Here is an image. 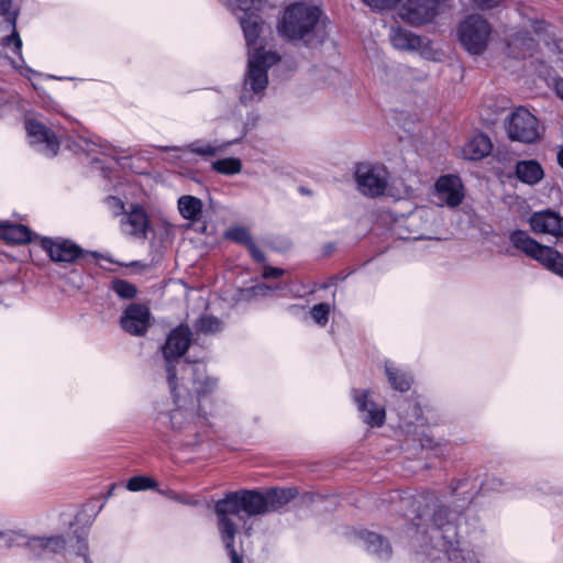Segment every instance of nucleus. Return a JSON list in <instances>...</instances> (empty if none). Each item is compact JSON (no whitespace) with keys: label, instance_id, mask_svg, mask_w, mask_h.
<instances>
[{"label":"nucleus","instance_id":"obj_36","mask_svg":"<svg viewBox=\"0 0 563 563\" xmlns=\"http://www.w3.org/2000/svg\"><path fill=\"white\" fill-rule=\"evenodd\" d=\"M156 486L157 483L153 478L143 475L131 477L126 483V488L130 492L154 489Z\"/></svg>","mask_w":563,"mask_h":563},{"label":"nucleus","instance_id":"obj_16","mask_svg":"<svg viewBox=\"0 0 563 563\" xmlns=\"http://www.w3.org/2000/svg\"><path fill=\"white\" fill-rule=\"evenodd\" d=\"M435 195L442 205L459 206L464 198L461 179L454 175L441 176L435 183Z\"/></svg>","mask_w":563,"mask_h":563},{"label":"nucleus","instance_id":"obj_15","mask_svg":"<svg viewBox=\"0 0 563 563\" xmlns=\"http://www.w3.org/2000/svg\"><path fill=\"white\" fill-rule=\"evenodd\" d=\"M150 318V310L146 306L132 303L124 310L120 323L128 333L142 335L147 330Z\"/></svg>","mask_w":563,"mask_h":563},{"label":"nucleus","instance_id":"obj_13","mask_svg":"<svg viewBox=\"0 0 563 563\" xmlns=\"http://www.w3.org/2000/svg\"><path fill=\"white\" fill-rule=\"evenodd\" d=\"M351 397L363 422L375 428L384 424L386 418L385 408L374 401L372 391L368 389H353Z\"/></svg>","mask_w":563,"mask_h":563},{"label":"nucleus","instance_id":"obj_22","mask_svg":"<svg viewBox=\"0 0 563 563\" xmlns=\"http://www.w3.org/2000/svg\"><path fill=\"white\" fill-rule=\"evenodd\" d=\"M66 541L59 536L43 538L34 537L27 542V547L35 556L59 553L65 549Z\"/></svg>","mask_w":563,"mask_h":563},{"label":"nucleus","instance_id":"obj_38","mask_svg":"<svg viewBox=\"0 0 563 563\" xmlns=\"http://www.w3.org/2000/svg\"><path fill=\"white\" fill-rule=\"evenodd\" d=\"M397 1L398 0H362L364 4L377 11L395 9Z\"/></svg>","mask_w":563,"mask_h":563},{"label":"nucleus","instance_id":"obj_40","mask_svg":"<svg viewBox=\"0 0 563 563\" xmlns=\"http://www.w3.org/2000/svg\"><path fill=\"white\" fill-rule=\"evenodd\" d=\"M87 543L84 539H78L76 544V555L80 562L78 563H90L87 554Z\"/></svg>","mask_w":563,"mask_h":563},{"label":"nucleus","instance_id":"obj_3","mask_svg":"<svg viewBox=\"0 0 563 563\" xmlns=\"http://www.w3.org/2000/svg\"><path fill=\"white\" fill-rule=\"evenodd\" d=\"M329 21L322 9L308 1L288 4L277 21V33L288 42L306 46L322 44L328 35Z\"/></svg>","mask_w":563,"mask_h":563},{"label":"nucleus","instance_id":"obj_29","mask_svg":"<svg viewBox=\"0 0 563 563\" xmlns=\"http://www.w3.org/2000/svg\"><path fill=\"white\" fill-rule=\"evenodd\" d=\"M361 540L364 542L365 549L380 559L390 555V547L380 536L375 532L362 531L360 533Z\"/></svg>","mask_w":563,"mask_h":563},{"label":"nucleus","instance_id":"obj_49","mask_svg":"<svg viewBox=\"0 0 563 563\" xmlns=\"http://www.w3.org/2000/svg\"><path fill=\"white\" fill-rule=\"evenodd\" d=\"M11 8V0H0V14L9 12Z\"/></svg>","mask_w":563,"mask_h":563},{"label":"nucleus","instance_id":"obj_24","mask_svg":"<svg viewBox=\"0 0 563 563\" xmlns=\"http://www.w3.org/2000/svg\"><path fill=\"white\" fill-rule=\"evenodd\" d=\"M492 147L489 137L484 134H477L464 145L462 154L466 159L477 161L487 156Z\"/></svg>","mask_w":563,"mask_h":563},{"label":"nucleus","instance_id":"obj_32","mask_svg":"<svg viewBox=\"0 0 563 563\" xmlns=\"http://www.w3.org/2000/svg\"><path fill=\"white\" fill-rule=\"evenodd\" d=\"M211 168L213 172L218 174L225 176H234L241 173L242 162L240 158L236 157H225L213 161L211 163Z\"/></svg>","mask_w":563,"mask_h":563},{"label":"nucleus","instance_id":"obj_10","mask_svg":"<svg viewBox=\"0 0 563 563\" xmlns=\"http://www.w3.org/2000/svg\"><path fill=\"white\" fill-rule=\"evenodd\" d=\"M439 9L440 0H398L395 7L398 16L413 26L432 22Z\"/></svg>","mask_w":563,"mask_h":563},{"label":"nucleus","instance_id":"obj_35","mask_svg":"<svg viewBox=\"0 0 563 563\" xmlns=\"http://www.w3.org/2000/svg\"><path fill=\"white\" fill-rule=\"evenodd\" d=\"M111 289L122 299H132L136 295L135 286L123 279H114L111 283Z\"/></svg>","mask_w":563,"mask_h":563},{"label":"nucleus","instance_id":"obj_39","mask_svg":"<svg viewBox=\"0 0 563 563\" xmlns=\"http://www.w3.org/2000/svg\"><path fill=\"white\" fill-rule=\"evenodd\" d=\"M3 45L5 47H12V51L14 53H16L20 58H22V55H21V48H22V41H21V37L20 35L16 33V31L14 30L12 32L11 35L7 36L4 40H3ZM23 62V59H21Z\"/></svg>","mask_w":563,"mask_h":563},{"label":"nucleus","instance_id":"obj_33","mask_svg":"<svg viewBox=\"0 0 563 563\" xmlns=\"http://www.w3.org/2000/svg\"><path fill=\"white\" fill-rule=\"evenodd\" d=\"M224 238L247 246L252 241L249 230L242 225H234L224 231Z\"/></svg>","mask_w":563,"mask_h":563},{"label":"nucleus","instance_id":"obj_2","mask_svg":"<svg viewBox=\"0 0 563 563\" xmlns=\"http://www.w3.org/2000/svg\"><path fill=\"white\" fill-rule=\"evenodd\" d=\"M263 0H230V8L239 18L249 47L247 69L244 76L240 101L249 104L260 101L268 86V69L277 64L279 55L257 45L261 32L260 18L255 14Z\"/></svg>","mask_w":563,"mask_h":563},{"label":"nucleus","instance_id":"obj_44","mask_svg":"<svg viewBox=\"0 0 563 563\" xmlns=\"http://www.w3.org/2000/svg\"><path fill=\"white\" fill-rule=\"evenodd\" d=\"M475 5L481 9H489L498 5L503 0H473Z\"/></svg>","mask_w":563,"mask_h":563},{"label":"nucleus","instance_id":"obj_37","mask_svg":"<svg viewBox=\"0 0 563 563\" xmlns=\"http://www.w3.org/2000/svg\"><path fill=\"white\" fill-rule=\"evenodd\" d=\"M330 306L328 303H318L310 310L311 318L319 325H325L329 319Z\"/></svg>","mask_w":563,"mask_h":563},{"label":"nucleus","instance_id":"obj_14","mask_svg":"<svg viewBox=\"0 0 563 563\" xmlns=\"http://www.w3.org/2000/svg\"><path fill=\"white\" fill-rule=\"evenodd\" d=\"M528 223L536 234H549L554 238L563 236V218L552 210L533 212L529 217Z\"/></svg>","mask_w":563,"mask_h":563},{"label":"nucleus","instance_id":"obj_34","mask_svg":"<svg viewBox=\"0 0 563 563\" xmlns=\"http://www.w3.org/2000/svg\"><path fill=\"white\" fill-rule=\"evenodd\" d=\"M222 323L221 321L211 316H202L197 322H196V330L201 333L206 334H213L221 330Z\"/></svg>","mask_w":563,"mask_h":563},{"label":"nucleus","instance_id":"obj_18","mask_svg":"<svg viewBox=\"0 0 563 563\" xmlns=\"http://www.w3.org/2000/svg\"><path fill=\"white\" fill-rule=\"evenodd\" d=\"M187 376L192 377L194 388L199 396L211 393L217 387V379L207 375L202 363L186 364L181 379L185 380Z\"/></svg>","mask_w":563,"mask_h":563},{"label":"nucleus","instance_id":"obj_43","mask_svg":"<svg viewBox=\"0 0 563 563\" xmlns=\"http://www.w3.org/2000/svg\"><path fill=\"white\" fill-rule=\"evenodd\" d=\"M284 274V271L280 268L266 266L263 272L264 278H277Z\"/></svg>","mask_w":563,"mask_h":563},{"label":"nucleus","instance_id":"obj_27","mask_svg":"<svg viewBox=\"0 0 563 563\" xmlns=\"http://www.w3.org/2000/svg\"><path fill=\"white\" fill-rule=\"evenodd\" d=\"M516 175L522 183L534 185L543 178L544 172L537 161L530 159L517 163Z\"/></svg>","mask_w":563,"mask_h":563},{"label":"nucleus","instance_id":"obj_17","mask_svg":"<svg viewBox=\"0 0 563 563\" xmlns=\"http://www.w3.org/2000/svg\"><path fill=\"white\" fill-rule=\"evenodd\" d=\"M42 247L47 252L52 261L71 263L80 255V249L74 242L63 239H42Z\"/></svg>","mask_w":563,"mask_h":563},{"label":"nucleus","instance_id":"obj_41","mask_svg":"<svg viewBox=\"0 0 563 563\" xmlns=\"http://www.w3.org/2000/svg\"><path fill=\"white\" fill-rule=\"evenodd\" d=\"M468 486V482H459V484L453 488V494L456 496L463 495V501H470L472 499V494L466 489Z\"/></svg>","mask_w":563,"mask_h":563},{"label":"nucleus","instance_id":"obj_50","mask_svg":"<svg viewBox=\"0 0 563 563\" xmlns=\"http://www.w3.org/2000/svg\"><path fill=\"white\" fill-rule=\"evenodd\" d=\"M558 164L563 168V147H560L556 155Z\"/></svg>","mask_w":563,"mask_h":563},{"label":"nucleus","instance_id":"obj_51","mask_svg":"<svg viewBox=\"0 0 563 563\" xmlns=\"http://www.w3.org/2000/svg\"><path fill=\"white\" fill-rule=\"evenodd\" d=\"M162 150L177 152V153L181 151L180 147H176V146H174V147H162Z\"/></svg>","mask_w":563,"mask_h":563},{"label":"nucleus","instance_id":"obj_9","mask_svg":"<svg viewBox=\"0 0 563 563\" xmlns=\"http://www.w3.org/2000/svg\"><path fill=\"white\" fill-rule=\"evenodd\" d=\"M190 334L188 327L179 325L170 332L162 349L166 362L168 384L173 389H175L176 365L180 363L179 358L189 347Z\"/></svg>","mask_w":563,"mask_h":563},{"label":"nucleus","instance_id":"obj_46","mask_svg":"<svg viewBox=\"0 0 563 563\" xmlns=\"http://www.w3.org/2000/svg\"><path fill=\"white\" fill-rule=\"evenodd\" d=\"M107 202L108 205L114 209L115 212H119V211H122L123 210V202L115 198V197H109L107 199Z\"/></svg>","mask_w":563,"mask_h":563},{"label":"nucleus","instance_id":"obj_26","mask_svg":"<svg viewBox=\"0 0 563 563\" xmlns=\"http://www.w3.org/2000/svg\"><path fill=\"white\" fill-rule=\"evenodd\" d=\"M0 238L8 243L22 244L32 241V232L23 224L0 222Z\"/></svg>","mask_w":563,"mask_h":563},{"label":"nucleus","instance_id":"obj_52","mask_svg":"<svg viewBox=\"0 0 563 563\" xmlns=\"http://www.w3.org/2000/svg\"><path fill=\"white\" fill-rule=\"evenodd\" d=\"M422 446H430V440H426L422 442Z\"/></svg>","mask_w":563,"mask_h":563},{"label":"nucleus","instance_id":"obj_53","mask_svg":"<svg viewBox=\"0 0 563 563\" xmlns=\"http://www.w3.org/2000/svg\"><path fill=\"white\" fill-rule=\"evenodd\" d=\"M416 527H417V533H420V532H419V527H420V525H419V523H416Z\"/></svg>","mask_w":563,"mask_h":563},{"label":"nucleus","instance_id":"obj_12","mask_svg":"<svg viewBox=\"0 0 563 563\" xmlns=\"http://www.w3.org/2000/svg\"><path fill=\"white\" fill-rule=\"evenodd\" d=\"M25 130L27 140L38 153L47 157H53L59 150V141L55 133L49 130L37 118H27L25 120Z\"/></svg>","mask_w":563,"mask_h":563},{"label":"nucleus","instance_id":"obj_42","mask_svg":"<svg viewBox=\"0 0 563 563\" xmlns=\"http://www.w3.org/2000/svg\"><path fill=\"white\" fill-rule=\"evenodd\" d=\"M246 247H247L251 256L256 262H263L264 261L265 257H264L263 252L255 245V243L253 241Z\"/></svg>","mask_w":563,"mask_h":563},{"label":"nucleus","instance_id":"obj_23","mask_svg":"<svg viewBox=\"0 0 563 563\" xmlns=\"http://www.w3.org/2000/svg\"><path fill=\"white\" fill-rule=\"evenodd\" d=\"M534 47V40L528 36L527 33L518 32L511 34L507 40L508 55L515 58H526L531 56Z\"/></svg>","mask_w":563,"mask_h":563},{"label":"nucleus","instance_id":"obj_7","mask_svg":"<svg viewBox=\"0 0 563 563\" xmlns=\"http://www.w3.org/2000/svg\"><path fill=\"white\" fill-rule=\"evenodd\" d=\"M174 396L175 408L169 412V422L173 430L187 431V430H199L207 424V415L201 412L192 400L189 402L180 391L178 385L175 382V389L170 387Z\"/></svg>","mask_w":563,"mask_h":563},{"label":"nucleus","instance_id":"obj_48","mask_svg":"<svg viewBox=\"0 0 563 563\" xmlns=\"http://www.w3.org/2000/svg\"><path fill=\"white\" fill-rule=\"evenodd\" d=\"M271 288L267 287L266 285L264 284H261V285H257L256 287H254V292L255 295H262V296H265L267 291H269Z\"/></svg>","mask_w":563,"mask_h":563},{"label":"nucleus","instance_id":"obj_25","mask_svg":"<svg viewBox=\"0 0 563 563\" xmlns=\"http://www.w3.org/2000/svg\"><path fill=\"white\" fill-rule=\"evenodd\" d=\"M238 141L239 139L221 143L194 141L187 146V148L189 152L197 154L203 158H210L223 154L229 146L235 144Z\"/></svg>","mask_w":563,"mask_h":563},{"label":"nucleus","instance_id":"obj_47","mask_svg":"<svg viewBox=\"0 0 563 563\" xmlns=\"http://www.w3.org/2000/svg\"><path fill=\"white\" fill-rule=\"evenodd\" d=\"M554 90L556 96L563 100V78H558L554 81Z\"/></svg>","mask_w":563,"mask_h":563},{"label":"nucleus","instance_id":"obj_20","mask_svg":"<svg viewBox=\"0 0 563 563\" xmlns=\"http://www.w3.org/2000/svg\"><path fill=\"white\" fill-rule=\"evenodd\" d=\"M148 219L141 207H133L121 220V230L128 235L145 236Z\"/></svg>","mask_w":563,"mask_h":563},{"label":"nucleus","instance_id":"obj_30","mask_svg":"<svg viewBox=\"0 0 563 563\" xmlns=\"http://www.w3.org/2000/svg\"><path fill=\"white\" fill-rule=\"evenodd\" d=\"M177 206L180 216L190 221L199 220L203 207L202 201L199 198L190 195L179 197Z\"/></svg>","mask_w":563,"mask_h":563},{"label":"nucleus","instance_id":"obj_45","mask_svg":"<svg viewBox=\"0 0 563 563\" xmlns=\"http://www.w3.org/2000/svg\"><path fill=\"white\" fill-rule=\"evenodd\" d=\"M96 146V144L92 142V141H89L87 139H80L79 140V147L84 151V152H87V153H91L93 152V147Z\"/></svg>","mask_w":563,"mask_h":563},{"label":"nucleus","instance_id":"obj_11","mask_svg":"<svg viewBox=\"0 0 563 563\" xmlns=\"http://www.w3.org/2000/svg\"><path fill=\"white\" fill-rule=\"evenodd\" d=\"M354 176L357 189L372 198L384 195L389 180V174L384 166L369 163L358 164Z\"/></svg>","mask_w":563,"mask_h":563},{"label":"nucleus","instance_id":"obj_19","mask_svg":"<svg viewBox=\"0 0 563 563\" xmlns=\"http://www.w3.org/2000/svg\"><path fill=\"white\" fill-rule=\"evenodd\" d=\"M423 210H417L407 217L396 221L393 228L395 234L405 240H420L423 235L419 232L422 224Z\"/></svg>","mask_w":563,"mask_h":563},{"label":"nucleus","instance_id":"obj_8","mask_svg":"<svg viewBox=\"0 0 563 563\" xmlns=\"http://www.w3.org/2000/svg\"><path fill=\"white\" fill-rule=\"evenodd\" d=\"M506 130L511 140L521 143H534L541 137L537 117L525 107H518L507 117Z\"/></svg>","mask_w":563,"mask_h":563},{"label":"nucleus","instance_id":"obj_5","mask_svg":"<svg viewBox=\"0 0 563 563\" xmlns=\"http://www.w3.org/2000/svg\"><path fill=\"white\" fill-rule=\"evenodd\" d=\"M510 242L514 247L522 251L527 256L538 261L545 268L563 278V255L556 250L540 244L521 230L514 231L510 234Z\"/></svg>","mask_w":563,"mask_h":563},{"label":"nucleus","instance_id":"obj_1","mask_svg":"<svg viewBox=\"0 0 563 563\" xmlns=\"http://www.w3.org/2000/svg\"><path fill=\"white\" fill-rule=\"evenodd\" d=\"M296 495L297 490L292 487L271 488L265 492L240 490L229 493L216 503L218 530L232 563H243L234 548L238 527L242 526L249 532L252 529L249 523L251 517L276 511L292 500Z\"/></svg>","mask_w":563,"mask_h":563},{"label":"nucleus","instance_id":"obj_31","mask_svg":"<svg viewBox=\"0 0 563 563\" xmlns=\"http://www.w3.org/2000/svg\"><path fill=\"white\" fill-rule=\"evenodd\" d=\"M413 54H418L421 58L431 62H441L444 58V52L429 37L420 36L419 45H417Z\"/></svg>","mask_w":563,"mask_h":563},{"label":"nucleus","instance_id":"obj_6","mask_svg":"<svg viewBox=\"0 0 563 563\" xmlns=\"http://www.w3.org/2000/svg\"><path fill=\"white\" fill-rule=\"evenodd\" d=\"M492 25L481 15L472 14L464 19L457 29L461 45L472 55H481L488 46Z\"/></svg>","mask_w":563,"mask_h":563},{"label":"nucleus","instance_id":"obj_21","mask_svg":"<svg viewBox=\"0 0 563 563\" xmlns=\"http://www.w3.org/2000/svg\"><path fill=\"white\" fill-rule=\"evenodd\" d=\"M420 36L400 25H393L388 33L390 44L395 49L410 54H413L419 45Z\"/></svg>","mask_w":563,"mask_h":563},{"label":"nucleus","instance_id":"obj_28","mask_svg":"<svg viewBox=\"0 0 563 563\" xmlns=\"http://www.w3.org/2000/svg\"><path fill=\"white\" fill-rule=\"evenodd\" d=\"M384 367L389 384L396 390L406 391L410 388L411 377L406 371L391 361H386Z\"/></svg>","mask_w":563,"mask_h":563},{"label":"nucleus","instance_id":"obj_4","mask_svg":"<svg viewBox=\"0 0 563 563\" xmlns=\"http://www.w3.org/2000/svg\"><path fill=\"white\" fill-rule=\"evenodd\" d=\"M448 518L445 509H439L433 516V526L430 529L431 539H442V548L453 563H482L479 554L470 549L459 548L457 521L460 516Z\"/></svg>","mask_w":563,"mask_h":563}]
</instances>
